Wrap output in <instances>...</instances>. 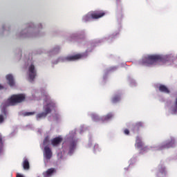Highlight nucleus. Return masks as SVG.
I'll return each instance as SVG.
<instances>
[{"label": "nucleus", "mask_w": 177, "mask_h": 177, "mask_svg": "<svg viewBox=\"0 0 177 177\" xmlns=\"http://www.w3.org/2000/svg\"><path fill=\"white\" fill-rule=\"evenodd\" d=\"M163 59L160 55H152L144 57L142 59V66H153V64H157V63H161Z\"/></svg>", "instance_id": "f257e3e1"}, {"label": "nucleus", "mask_w": 177, "mask_h": 177, "mask_svg": "<svg viewBox=\"0 0 177 177\" xmlns=\"http://www.w3.org/2000/svg\"><path fill=\"white\" fill-rule=\"evenodd\" d=\"M24 100H26V95L17 94L11 95V97L7 100V103L8 106H16V104L22 103Z\"/></svg>", "instance_id": "f03ea898"}, {"label": "nucleus", "mask_w": 177, "mask_h": 177, "mask_svg": "<svg viewBox=\"0 0 177 177\" xmlns=\"http://www.w3.org/2000/svg\"><path fill=\"white\" fill-rule=\"evenodd\" d=\"M53 109H55V104L49 103L44 106V112L39 113L36 115L37 120H42V118H46L48 114L52 113Z\"/></svg>", "instance_id": "7ed1b4c3"}, {"label": "nucleus", "mask_w": 177, "mask_h": 177, "mask_svg": "<svg viewBox=\"0 0 177 177\" xmlns=\"http://www.w3.org/2000/svg\"><path fill=\"white\" fill-rule=\"evenodd\" d=\"M28 74L29 80L30 82H32L35 80V77H37V70H35V66L34 64H30L28 67Z\"/></svg>", "instance_id": "20e7f679"}, {"label": "nucleus", "mask_w": 177, "mask_h": 177, "mask_svg": "<svg viewBox=\"0 0 177 177\" xmlns=\"http://www.w3.org/2000/svg\"><path fill=\"white\" fill-rule=\"evenodd\" d=\"M75 147H77V140L72 139L67 144L66 150L68 149V154H73V153H74V150H75Z\"/></svg>", "instance_id": "39448f33"}, {"label": "nucleus", "mask_w": 177, "mask_h": 177, "mask_svg": "<svg viewBox=\"0 0 177 177\" xmlns=\"http://www.w3.org/2000/svg\"><path fill=\"white\" fill-rule=\"evenodd\" d=\"M175 139L171 138L166 144L162 145L159 150H164V149H169V147H174L175 146Z\"/></svg>", "instance_id": "423d86ee"}, {"label": "nucleus", "mask_w": 177, "mask_h": 177, "mask_svg": "<svg viewBox=\"0 0 177 177\" xmlns=\"http://www.w3.org/2000/svg\"><path fill=\"white\" fill-rule=\"evenodd\" d=\"M52 149L48 146L44 147V156L46 160H50L52 158Z\"/></svg>", "instance_id": "0eeeda50"}, {"label": "nucleus", "mask_w": 177, "mask_h": 177, "mask_svg": "<svg viewBox=\"0 0 177 177\" xmlns=\"http://www.w3.org/2000/svg\"><path fill=\"white\" fill-rule=\"evenodd\" d=\"M62 142H63V138L60 136H58L51 140V145L54 147H57V146H59Z\"/></svg>", "instance_id": "6e6552de"}, {"label": "nucleus", "mask_w": 177, "mask_h": 177, "mask_svg": "<svg viewBox=\"0 0 177 177\" xmlns=\"http://www.w3.org/2000/svg\"><path fill=\"white\" fill-rule=\"evenodd\" d=\"M82 57V55L81 54H76L75 55H70L65 58V59L67 62H74L75 60H79V59H81Z\"/></svg>", "instance_id": "1a4fd4ad"}, {"label": "nucleus", "mask_w": 177, "mask_h": 177, "mask_svg": "<svg viewBox=\"0 0 177 177\" xmlns=\"http://www.w3.org/2000/svg\"><path fill=\"white\" fill-rule=\"evenodd\" d=\"M106 15L105 12L103 11H95L91 13L92 19H100V17H103Z\"/></svg>", "instance_id": "9d476101"}, {"label": "nucleus", "mask_w": 177, "mask_h": 177, "mask_svg": "<svg viewBox=\"0 0 177 177\" xmlns=\"http://www.w3.org/2000/svg\"><path fill=\"white\" fill-rule=\"evenodd\" d=\"M144 127H145V125L143 124V122H136L133 125V132H136V131L137 132H139L142 129V128H143Z\"/></svg>", "instance_id": "9b49d317"}, {"label": "nucleus", "mask_w": 177, "mask_h": 177, "mask_svg": "<svg viewBox=\"0 0 177 177\" xmlns=\"http://www.w3.org/2000/svg\"><path fill=\"white\" fill-rule=\"evenodd\" d=\"M136 146L137 147V149H140L141 150H143V147H145V143L142 142V139H140L139 136L136 138Z\"/></svg>", "instance_id": "f8f14e48"}, {"label": "nucleus", "mask_w": 177, "mask_h": 177, "mask_svg": "<svg viewBox=\"0 0 177 177\" xmlns=\"http://www.w3.org/2000/svg\"><path fill=\"white\" fill-rule=\"evenodd\" d=\"M56 169L55 168H50L48 169L46 171H45L44 173V177H50L52 176V175H53V174H56Z\"/></svg>", "instance_id": "ddd939ff"}, {"label": "nucleus", "mask_w": 177, "mask_h": 177, "mask_svg": "<svg viewBox=\"0 0 177 177\" xmlns=\"http://www.w3.org/2000/svg\"><path fill=\"white\" fill-rule=\"evenodd\" d=\"M6 80L8 81V84L10 86H15V79L13 78V75L10 74L7 75Z\"/></svg>", "instance_id": "4468645a"}, {"label": "nucleus", "mask_w": 177, "mask_h": 177, "mask_svg": "<svg viewBox=\"0 0 177 177\" xmlns=\"http://www.w3.org/2000/svg\"><path fill=\"white\" fill-rule=\"evenodd\" d=\"M159 91L160 92H162V93H170V91L169 88H168V87H167V86L164 85V84H160L159 86Z\"/></svg>", "instance_id": "2eb2a0df"}, {"label": "nucleus", "mask_w": 177, "mask_h": 177, "mask_svg": "<svg viewBox=\"0 0 177 177\" xmlns=\"http://www.w3.org/2000/svg\"><path fill=\"white\" fill-rule=\"evenodd\" d=\"M23 167L24 169H30V162H28V159H24L23 162Z\"/></svg>", "instance_id": "dca6fc26"}, {"label": "nucleus", "mask_w": 177, "mask_h": 177, "mask_svg": "<svg viewBox=\"0 0 177 177\" xmlns=\"http://www.w3.org/2000/svg\"><path fill=\"white\" fill-rule=\"evenodd\" d=\"M121 100V96L120 95H115L111 100L112 103H118Z\"/></svg>", "instance_id": "f3484780"}, {"label": "nucleus", "mask_w": 177, "mask_h": 177, "mask_svg": "<svg viewBox=\"0 0 177 177\" xmlns=\"http://www.w3.org/2000/svg\"><path fill=\"white\" fill-rule=\"evenodd\" d=\"M161 175H167V171H165V167H160L159 172L157 174L158 176H161Z\"/></svg>", "instance_id": "a211bd4d"}, {"label": "nucleus", "mask_w": 177, "mask_h": 177, "mask_svg": "<svg viewBox=\"0 0 177 177\" xmlns=\"http://www.w3.org/2000/svg\"><path fill=\"white\" fill-rule=\"evenodd\" d=\"M113 117V113H108L106 115H104L102 118L104 121H109V120H111Z\"/></svg>", "instance_id": "6ab92c4d"}, {"label": "nucleus", "mask_w": 177, "mask_h": 177, "mask_svg": "<svg viewBox=\"0 0 177 177\" xmlns=\"http://www.w3.org/2000/svg\"><path fill=\"white\" fill-rule=\"evenodd\" d=\"M4 115L0 114V124H3V122L5 121V118H6V111L4 110Z\"/></svg>", "instance_id": "aec40b11"}, {"label": "nucleus", "mask_w": 177, "mask_h": 177, "mask_svg": "<svg viewBox=\"0 0 177 177\" xmlns=\"http://www.w3.org/2000/svg\"><path fill=\"white\" fill-rule=\"evenodd\" d=\"M50 142V139H49V136H47L44 138V140L43 145H44V146H49Z\"/></svg>", "instance_id": "412c9836"}, {"label": "nucleus", "mask_w": 177, "mask_h": 177, "mask_svg": "<svg viewBox=\"0 0 177 177\" xmlns=\"http://www.w3.org/2000/svg\"><path fill=\"white\" fill-rule=\"evenodd\" d=\"M35 113H36L35 111L25 112V113H24V117H30V115H35Z\"/></svg>", "instance_id": "4be33fe9"}, {"label": "nucleus", "mask_w": 177, "mask_h": 177, "mask_svg": "<svg viewBox=\"0 0 177 177\" xmlns=\"http://www.w3.org/2000/svg\"><path fill=\"white\" fill-rule=\"evenodd\" d=\"M3 149V142L2 141V136L0 135V153H2Z\"/></svg>", "instance_id": "5701e85b"}, {"label": "nucleus", "mask_w": 177, "mask_h": 177, "mask_svg": "<svg viewBox=\"0 0 177 177\" xmlns=\"http://www.w3.org/2000/svg\"><path fill=\"white\" fill-rule=\"evenodd\" d=\"M124 135H129V130L128 129H125L124 130Z\"/></svg>", "instance_id": "b1692460"}, {"label": "nucleus", "mask_w": 177, "mask_h": 177, "mask_svg": "<svg viewBox=\"0 0 177 177\" xmlns=\"http://www.w3.org/2000/svg\"><path fill=\"white\" fill-rule=\"evenodd\" d=\"M16 177H24V176L20 174H17V176Z\"/></svg>", "instance_id": "393cba45"}, {"label": "nucleus", "mask_w": 177, "mask_h": 177, "mask_svg": "<svg viewBox=\"0 0 177 177\" xmlns=\"http://www.w3.org/2000/svg\"><path fill=\"white\" fill-rule=\"evenodd\" d=\"M3 89V86H2L1 84H0V91Z\"/></svg>", "instance_id": "a878e982"}, {"label": "nucleus", "mask_w": 177, "mask_h": 177, "mask_svg": "<svg viewBox=\"0 0 177 177\" xmlns=\"http://www.w3.org/2000/svg\"><path fill=\"white\" fill-rule=\"evenodd\" d=\"M86 19H88V16L84 17V20L86 21Z\"/></svg>", "instance_id": "bb28decb"}, {"label": "nucleus", "mask_w": 177, "mask_h": 177, "mask_svg": "<svg viewBox=\"0 0 177 177\" xmlns=\"http://www.w3.org/2000/svg\"><path fill=\"white\" fill-rule=\"evenodd\" d=\"M57 50H59V48H57Z\"/></svg>", "instance_id": "cd10ccee"}]
</instances>
